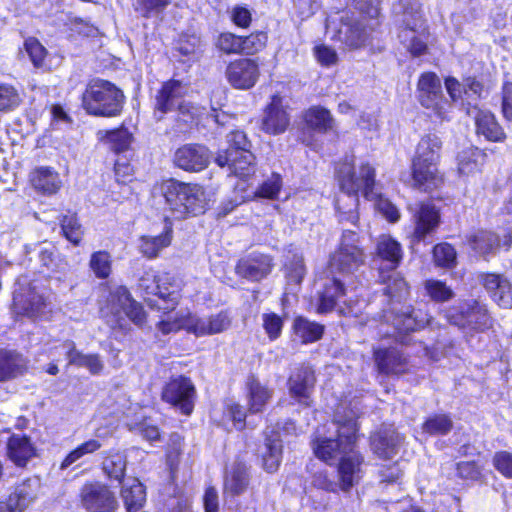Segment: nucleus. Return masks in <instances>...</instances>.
Returning a JSON list of instances; mask_svg holds the SVG:
<instances>
[{"mask_svg":"<svg viewBox=\"0 0 512 512\" xmlns=\"http://www.w3.org/2000/svg\"><path fill=\"white\" fill-rule=\"evenodd\" d=\"M267 42V35L263 32L253 33L241 37V54L251 55L263 49Z\"/></svg>","mask_w":512,"mask_h":512,"instance_id":"nucleus-63","label":"nucleus"},{"mask_svg":"<svg viewBox=\"0 0 512 512\" xmlns=\"http://www.w3.org/2000/svg\"><path fill=\"white\" fill-rule=\"evenodd\" d=\"M153 194L164 200L165 211L169 213V217L176 220L202 214L208 204L202 186L175 179H168L156 185Z\"/></svg>","mask_w":512,"mask_h":512,"instance_id":"nucleus-3","label":"nucleus"},{"mask_svg":"<svg viewBox=\"0 0 512 512\" xmlns=\"http://www.w3.org/2000/svg\"><path fill=\"white\" fill-rule=\"evenodd\" d=\"M209 150L198 144H187L178 148L174 154L175 165L189 172L205 169L210 162Z\"/></svg>","mask_w":512,"mask_h":512,"instance_id":"nucleus-15","label":"nucleus"},{"mask_svg":"<svg viewBox=\"0 0 512 512\" xmlns=\"http://www.w3.org/2000/svg\"><path fill=\"white\" fill-rule=\"evenodd\" d=\"M121 495L127 512L139 511L146 501L144 486L137 479L131 480L130 484H124Z\"/></svg>","mask_w":512,"mask_h":512,"instance_id":"nucleus-41","label":"nucleus"},{"mask_svg":"<svg viewBox=\"0 0 512 512\" xmlns=\"http://www.w3.org/2000/svg\"><path fill=\"white\" fill-rule=\"evenodd\" d=\"M412 213L414 230L412 242L424 241L425 238L436 231L440 224V210L431 202H421L409 208Z\"/></svg>","mask_w":512,"mask_h":512,"instance_id":"nucleus-13","label":"nucleus"},{"mask_svg":"<svg viewBox=\"0 0 512 512\" xmlns=\"http://www.w3.org/2000/svg\"><path fill=\"white\" fill-rule=\"evenodd\" d=\"M13 302L16 309L26 314L38 313L44 306V298L34 291L29 292L27 298L22 293L15 292Z\"/></svg>","mask_w":512,"mask_h":512,"instance_id":"nucleus-47","label":"nucleus"},{"mask_svg":"<svg viewBox=\"0 0 512 512\" xmlns=\"http://www.w3.org/2000/svg\"><path fill=\"white\" fill-rule=\"evenodd\" d=\"M133 301L128 289L124 286H118L113 291L110 292V296L108 298V304L110 306V310L114 314H118L121 311L125 312L126 308Z\"/></svg>","mask_w":512,"mask_h":512,"instance_id":"nucleus-56","label":"nucleus"},{"mask_svg":"<svg viewBox=\"0 0 512 512\" xmlns=\"http://www.w3.org/2000/svg\"><path fill=\"white\" fill-rule=\"evenodd\" d=\"M20 103V95L12 85L0 84V111L13 110Z\"/></svg>","mask_w":512,"mask_h":512,"instance_id":"nucleus-60","label":"nucleus"},{"mask_svg":"<svg viewBox=\"0 0 512 512\" xmlns=\"http://www.w3.org/2000/svg\"><path fill=\"white\" fill-rule=\"evenodd\" d=\"M433 258L437 266L450 268L456 264V251L448 243L438 244L433 249Z\"/></svg>","mask_w":512,"mask_h":512,"instance_id":"nucleus-59","label":"nucleus"},{"mask_svg":"<svg viewBox=\"0 0 512 512\" xmlns=\"http://www.w3.org/2000/svg\"><path fill=\"white\" fill-rule=\"evenodd\" d=\"M315 381L312 368L302 365L289 377L288 385L291 397L301 405L310 406Z\"/></svg>","mask_w":512,"mask_h":512,"instance_id":"nucleus-16","label":"nucleus"},{"mask_svg":"<svg viewBox=\"0 0 512 512\" xmlns=\"http://www.w3.org/2000/svg\"><path fill=\"white\" fill-rule=\"evenodd\" d=\"M24 45L33 65L37 68L44 67L47 55L45 47L36 38L26 39Z\"/></svg>","mask_w":512,"mask_h":512,"instance_id":"nucleus-64","label":"nucleus"},{"mask_svg":"<svg viewBox=\"0 0 512 512\" xmlns=\"http://www.w3.org/2000/svg\"><path fill=\"white\" fill-rule=\"evenodd\" d=\"M249 411L251 413L261 412L273 395V391L260 383L255 377L249 378L247 382Z\"/></svg>","mask_w":512,"mask_h":512,"instance_id":"nucleus-38","label":"nucleus"},{"mask_svg":"<svg viewBox=\"0 0 512 512\" xmlns=\"http://www.w3.org/2000/svg\"><path fill=\"white\" fill-rule=\"evenodd\" d=\"M80 498L88 512H114L118 507L114 493L107 485L97 481L85 483Z\"/></svg>","mask_w":512,"mask_h":512,"instance_id":"nucleus-12","label":"nucleus"},{"mask_svg":"<svg viewBox=\"0 0 512 512\" xmlns=\"http://www.w3.org/2000/svg\"><path fill=\"white\" fill-rule=\"evenodd\" d=\"M290 117L283 106V99L273 95L271 102L264 111L261 128L268 134H281L286 131Z\"/></svg>","mask_w":512,"mask_h":512,"instance_id":"nucleus-21","label":"nucleus"},{"mask_svg":"<svg viewBox=\"0 0 512 512\" xmlns=\"http://www.w3.org/2000/svg\"><path fill=\"white\" fill-rule=\"evenodd\" d=\"M381 279L386 286L383 288V296L386 298L389 308L383 310V320L380 331L385 336H392L397 341L405 343L403 334L416 331L425 326H432L433 319L426 313L415 311L410 306L401 305L402 300L409 294L405 280L393 272L385 277L381 273Z\"/></svg>","mask_w":512,"mask_h":512,"instance_id":"nucleus-1","label":"nucleus"},{"mask_svg":"<svg viewBox=\"0 0 512 512\" xmlns=\"http://www.w3.org/2000/svg\"><path fill=\"white\" fill-rule=\"evenodd\" d=\"M402 442L403 437L392 426H383L370 437L373 453L382 459L394 457Z\"/></svg>","mask_w":512,"mask_h":512,"instance_id":"nucleus-17","label":"nucleus"},{"mask_svg":"<svg viewBox=\"0 0 512 512\" xmlns=\"http://www.w3.org/2000/svg\"><path fill=\"white\" fill-rule=\"evenodd\" d=\"M347 295V289L344 287V283L333 278L326 283L323 292L319 297V304L317 307L318 313H328L334 309L336 304Z\"/></svg>","mask_w":512,"mask_h":512,"instance_id":"nucleus-35","label":"nucleus"},{"mask_svg":"<svg viewBox=\"0 0 512 512\" xmlns=\"http://www.w3.org/2000/svg\"><path fill=\"white\" fill-rule=\"evenodd\" d=\"M365 259L366 255L358 233L345 229L338 249L330 257V269L332 273L349 276L365 263Z\"/></svg>","mask_w":512,"mask_h":512,"instance_id":"nucleus-7","label":"nucleus"},{"mask_svg":"<svg viewBox=\"0 0 512 512\" xmlns=\"http://www.w3.org/2000/svg\"><path fill=\"white\" fill-rule=\"evenodd\" d=\"M139 289L146 295L158 296L161 301H168L171 308L178 305L179 291L173 286V277L169 273L156 274L152 269L147 270L140 277Z\"/></svg>","mask_w":512,"mask_h":512,"instance_id":"nucleus-10","label":"nucleus"},{"mask_svg":"<svg viewBox=\"0 0 512 512\" xmlns=\"http://www.w3.org/2000/svg\"><path fill=\"white\" fill-rule=\"evenodd\" d=\"M336 178L341 195L336 200L339 220L356 225L359 216V192L365 198H373L375 185V169L368 162H361L358 166L350 162L340 163L336 169Z\"/></svg>","mask_w":512,"mask_h":512,"instance_id":"nucleus-2","label":"nucleus"},{"mask_svg":"<svg viewBox=\"0 0 512 512\" xmlns=\"http://www.w3.org/2000/svg\"><path fill=\"white\" fill-rule=\"evenodd\" d=\"M255 157L251 151L225 150L219 152L215 162L220 167L227 166L231 173L238 177H246L254 173Z\"/></svg>","mask_w":512,"mask_h":512,"instance_id":"nucleus-18","label":"nucleus"},{"mask_svg":"<svg viewBox=\"0 0 512 512\" xmlns=\"http://www.w3.org/2000/svg\"><path fill=\"white\" fill-rule=\"evenodd\" d=\"M473 250L481 255L494 253L499 247V238L491 231L479 230L469 238Z\"/></svg>","mask_w":512,"mask_h":512,"instance_id":"nucleus-43","label":"nucleus"},{"mask_svg":"<svg viewBox=\"0 0 512 512\" xmlns=\"http://www.w3.org/2000/svg\"><path fill=\"white\" fill-rule=\"evenodd\" d=\"M231 326V318L225 311L207 317L193 316L188 322V332L197 337L219 334Z\"/></svg>","mask_w":512,"mask_h":512,"instance_id":"nucleus-20","label":"nucleus"},{"mask_svg":"<svg viewBox=\"0 0 512 512\" xmlns=\"http://www.w3.org/2000/svg\"><path fill=\"white\" fill-rule=\"evenodd\" d=\"M248 468L243 463H235L227 472L224 482V490L231 495L242 494L249 485Z\"/></svg>","mask_w":512,"mask_h":512,"instance_id":"nucleus-36","label":"nucleus"},{"mask_svg":"<svg viewBox=\"0 0 512 512\" xmlns=\"http://www.w3.org/2000/svg\"><path fill=\"white\" fill-rule=\"evenodd\" d=\"M162 302L164 303L163 306L155 301H149L148 305L152 308L156 307L160 310H164L163 317H165L167 320H170L171 322L175 321L177 324H180V329L185 328L188 331V322H190V318H192L193 315H191L189 311L186 310L175 311L176 306L171 308V305L167 300Z\"/></svg>","mask_w":512,"mask_h":512,"instance_id":"nucleus-52","label":"nucleus"},{"mask_svg":"<svg viewBox=\"0 0 512 512\" xmlns=\"http://www.w3.org/2000/svg\"><path fill=\"white\" fill-rule=\"evenodd\" d=\"M401 4L402 29L398 37L413 56L423 55L427 50V44L421 5L416 0H401Z\"/></svg>","mask_w":512,"mask_h":512,"instance_id":"nucleus-6","label":"nucleus"},{"mask_svg":"<svg viewBox=\"0 0 512 512\" xmlns=\"http://www.w3.org/2000/svg\"><path fill=\"white\" fill-rule=\"evenodd\" d=\"M38 480L28 479L18 485L7 502H0V512H23L35 499Z\"/></svg>","mask_w":512,"mask_h":512,"instance_id":"nucleus-24","label":"nucleus"},{"mask_svg":"<svg viewBox=\"0 0 512 512\" xmlns=\"http://www.w3.org/2000/svg\"><path fill=\"white\" fill-rule=\"evenodd\" d=\"M184 94L185 88L179 81L171 80L164 83L156 97V112L161 113L160 116H157V119L160 120L163 114L175 108L182 109V98Z\"/></svg>","mask_w":512,"mask_h":512,"instance_id":"nucleus-25","label":"nucleus"},{"mask_svg":"<svg viewBox=\"0 0 512 512\" xmlns=\"http://www.w3.org/2000/svg\"><path fill=\"white\" fill-rule=\"evenodd\" d=\"M272 258L266 254L253 252L241 259L236 266V273L248 280L258 281L272 270Z\"/></svg>","mask_w":512,"mask_h":512,"instance_id":"nucleus-22","label":"nucleus"},{"mask_svg":"<svg viewBox=\"0 0 512 512\" xmlns=\"http://www.w3.org/2000/svg\"><path fill=\"white\" fill-rule=\"evenodd\" d=\"M282 187V181L279 174L273 173L256 190L255 195L260 198L275 199Z\"/></svg>","mask_w":512,"mask_h":512,"instance_id":"nucleus-62","label":"nucleus"},{"mask_svg":"<svg viewBox=\"0 0 512 512\" xmlns=\"http://www.w3.org/2000/svg\"><path fill=\"white\" fill-rule=\"evenodd\" d=\"M468 317V329L478 330L489 325L490 317L484 304L471 299V307Z\"/></svg>","mask_w":512,"mask_h":512,"instance_id":"nucleus-53","label":"nucleus"},{"mask_svg":"<svg viewBox=\"0 0 512 512\" xmlns=\"http://www.w3.org/2000/svg\"><path fill=\"white\" fill-rule=\"evenodd\" d=\"M370 30L366 17L344 13L334 27V37L348 49H359L368 43Z\"/></svg>","mask_w":512,"mask_h":512,"instance_id":"nucleus-9","label":"nucleus"},{"mask_svg":"<svg viewBox=\"0 0 512 512\" xmlns=\"http://www.w3.org/2000/svg\"><path fill=\"white\" fill-rule=\"evenodd\" d=\"M293 331L295 337L298 338L301 343L308 344L321 339L324 333V326L299 316L294 320Z\"/></svg>","mask_w":512,"mask_h":512,"instance_id":"nucleus-40","label":"nucleus"},{"mask_svg":"<svg viewBox=\"0 0 512 512\" xmlns=\"http://www.w3.org/2000/svg\"><path fill=\"white\" fill-rule=\"evenodd\" d=\"M172 229L165 227L164 231L156 236L145 235L140 238V252L147 258H156L159 253L171 244Z\"/></svg>","mask_w":512,"mask_h":512,"instance_id":"nucleus-37","label":"nucleus"},{"mask_svg":"<svg viewBox=\"0 0 512 512\" xmlns=\"http://www.w3.org/2000/svg\"><path fill=\"white\" fill-rule=\"evenodd\" d=\"M339 459L338 474L341 489L348 491L362 477L364 458L355 450V447H351V449L348 450L347 453H344Z\"/></svg>","mask_w":512,"mask_h":512,"instance_id":"nucleus-19","label":"nucleus"},{"mask_svg":"<svg viewBox=\"0 0 512 512\" xmlns=\"http://www.w3.org/2000/svg\"><path fill=\"white\" fill-rule=\"evenodd\" d=\"M89 266L97 278H108L112 271V259L110 254L106 251L92 253Z\"/></svg>","mask_w":512,"mask_h":512,"instance_id":"nucleus-50","label":"nucleus"},{"mask_svg":"<svg viewBox=\"0 0 512 512\" xmlns=\"http://www.w3.org/2000/svg\"><path fill=\"white\" fill-rule=\"evenodd\" d=\"M196 391L192 381L184 376L172 378L162 390V399L189 415L194 408Z\"/></svg>","mask_w":512,"mask_h":512,"instance_id":"nucleus-11","label":"nucleus"},{"mask_svg":"<svg viewBox=\"0 0 512 512\" xmlns=\"http://www.w3.org/2000/svg\"><path fill=\"white\" fill-rule=\"evenodd\" d=\"M42 267L50 272H59L65 269L66 263L60 258L52 245L41 246L38 252Z\"/></svg>","mask_w":512,"mask_h":512,"instance_id":"nucleus-49","label":"nucleus"},{"mask_svg":"<svg viewBox=\"0 0 512 512\" xmlns=\"http://www.w3.org/2000/svg\"><path fill=\"white\" fill-rule=\"evenodd\" d=\"M476 110L474 116L476 132L482 135L486 140L492 142H502L506 138V134L502 127L498 124L495 116L486 110Z\"/></svg>","mask_w":512,"mask_h":512,"instance_id":"nucleus-29","label":"nucleus"},{"mask_svg":"<svg viewBox=\"0 0 512 512\" xmlns=\"http://www.w3.org/2000/svg\"><path fill=\"white\" fill-rule=\"evenodd\" d=\"M7 456L18 467H25L36 450L26 435L13 434L7 438Z\"/></svg>","mask_w":512,"mask_h":512,"instance_id":"nucleus-27","label":"nucleus"},{"mask_svg":"<svg viewBox=\"0 0 512 512\" xmlns=\"http://www.w3.org/2000/svg\"><path fill=\"white\" fill-rule=\"evenodd\" d=\"M453 428V421L447 414H434L422 425L423 432L430 435H446Z\"/></svg>","mask_w":512,"mask_h":512,"instance_id":"nucleus-48","label":"nucleus"},{"mask_svg":"<svg viewBox=\"0 0 512 512\" xmlns=\"http://www.w3.org/2000/svg\"><path fill=\"white\" fill-rule=\"evenodd\" d=\"M425 295L436 303H444L452 300L455 297V292L452 287L448 286L446 282L430 278L423 282Z\"/></svg>","mask_w":512,"mask_h":512,"instance_id":"nucleus-42","label":"nucleus"},{"mask_svg":"<svg viewBox=\"0 0 512 512\" xmlns=\"http://www.w3.org/2000/svg\"><path fill=\"white\" fill-rule=\"evenodd\" d=\"M126 469V456L120 452L109 454L103 461V470L110 477L121 480Z\"/></svg>","mask_w":512,"mask_h":512,"instance_id":"nucleus-54","label":"nucleus"},{"mask_svg":"<svg viewBox=\"0 0 512 512\" xmlns=\"http://www.w3.org/2000/svg\"><path fill=\"white\" fill-rule=\"evenodd\" d=\"M30 180L37 191L47 195L55 194L62 184L59 174L49 167L35 169L30 175Z\"/></svg>","mask_w":512,"mask_h":512,"instance_id":"nucleus-33","label":"nucleus"},{"mask_svg":"<svg viewBox=\"0 0 512 512\" xmlns=\"http://www.w3.org/2000/svg\"><path fill=\"white\" fill-rule=\"evenodd\" d=\"M374 201L375 209L382 214L389 222L395 223L400 219V212L398 208L387 198L374 191L373 198H367Z\"/></svg>","mask_w":512,"mask_h":512,"instance_id":"nucleus-57","label":"nucleus"},{"mask_svg":"<svg viewBox=\"0 0 512 512\" xmlns=\"http://www.w3.org/2000/svg\"><path fill=\"white\" fill-rule=\"evenodd\" d=\"M332 425L335 428L334 435L318 438L313 443L315 455L326 462L340 458L351 447H355L358 431L357 412L339 407Z\"/></svg>","mask_w":512,"mask_h":512,"instance_id":"nucleus-4","label":"nucleus"},{"mask_svg":"<svg viewBox=\"0 0 512 512\" xmlns=\"http://www.w3.org/2000/svg\"><path fill=\"white\" fill-rule=\"evenodd\" d=\"M438 163H426L412 160V180L417 189L429 192L437 189L443 183V174Z\"/></svg>","mask_w":512,"mask_h":512,"instance_id":"nucleus-23","label":"nucleus"},{"mask_svg":"<svg viewBox=\"0 0 512 512\" xmlns=\"http://www.w3.org/2000/svg\"><path fill=\"white\" fill-rule=\"evenodd\" d=\"M225 76L235 89L248 90L258 81L259 65L254 59L239 58L227 65Z\"/></svg>","mask_w":512,"mask_h":512,"instance_id":"nucleus-14","label":"nucleus"},{"mask_svg":"<svg viewBox=\"0 0 512 512\" xmlns=\"http://www.w3.org/2000/svg\"><path fill=\"white\" fill-rule=\"evenodd\" d=\"M170 4V0H136L134 8L143 17L160 15Z\"/></svg>","mask_w":512,"mask_h":512,"instance_id":"nucleus-58","label":"nucleus"},{"mask_svg":"<svg viewBox=\"0 0 512 512\" xmlns=\"http://www.w3.org/2000/svg\"><path fill=\"white\" fill-rule=\"evenodd\" d=\"M417 99L420 105L430 111L441 122L449 120L451 102L443 93L440 78L434 72L422 73L417 83Z\"/></svg>","mask_w":512,"mask_h":512,"instance_id":"nucleus-8","label":"nucleus"},{"mask_svg":"<svg viewBox=\"0 0 512 512\" xmlns=\"http://www.w3.org/2000/svg\"><path fill=\"white\" fill-rule=\"evenodd\" d=\"M216 47L226 54H241V36L230 32L221 33L216 40Z\"/></svg>","mask_w":512,"mask_h":512,"instance_id":"nucleus-61","label":"nucleus"},{"mask_svg":"<svg viewBox=\"0 0 512 512\" xmlns=\"http://www.w3.org/2000/svg\"><path fill=\"white\" fill-rule=\"evenodd\" d=\"M63 235L74 245H78L82 239L83 230L75 214L63 216L61 220Z\"/></svg>","mask_w":512,"mask_h":512,"instance_id":"nucleus-55","label":"nucleus"},{"mask_svg":"<svg viewBox=\"0 0 512 512\" xmlns=\"http://www.w3.org/2000/svg\"><path fill=\"white\" fill-rule=\"evenodd\" d=\"M483 158L484 154L476 147H469L461 151L457 156L459 172L468 175L477 171Z\"/></svg>","mask_w":512,"mask_h":512,"instance_id":"nucleus-45","label":"nucleus"},{"mask_svg":"<svg viewBox=\"0 0 512 512\" xmlns=\"http://www.w3.org/2000/svg\"><path fill=\"white\" fill-rule=\"evenodd\" d=\"M102 447V443L97 439H89L72 450L62 461L60 468L66 469L82 457L93 454Z\"/></svg>","mask_w":512,"mask_h":512,"instance_id":"nucleus-51","label":"nucleus"},{"mask_svg":"<svg viewBox=\"0 0 512 512\" xmlns=\"http://www.w3.org/2000/svg\"><path fill=\"white\" fill-rule=\"evenodd\" d=\"M441 149V138L435 133H427L418 142L412 160L439 164Z\"/></svg>","mask_w":512,"mask_h":512,"instance_id":"nucleus-32","label":"nucleus"},{"mask_svg":"<svg viewBox=\"0 0 512 512\" xmlns=\"http://www.w3.org/2000/svg\"><path fill=\"white\" fill-rule=\"evenodd\" d=\"M374 359L378 370L384 374H400L406 371L407 360L396 348L374 349Z\"/></svg>","mask_w":512,"mask_h":512,"instance_id":"nucleus-28","label":"nucleus"},{"mask_svg":"<svg viewBox=\"0 0 512 512\" xmlns=\"http://www.w3.org/2000/svg\"><path fill=\"white\" fill-rule=\"evenodd\" d=\"M483 285L491 298L502 308L512 307V286L509 280L500 274H486Z\"/></svg>","mask_w":512,"mask_h":512,"instance_id":"nucleus-26","label":"nucleus"},{"mask_svg":"<svg viewBox=\"0 0 512 512\" xmlns=\"http://www.w3.org/2000/svg\"><path fill=\"white\" fill-rule=\"evenodd\" d=\"M471 307V300H463L446 308L443 313L446 320L460 329L468 328V317Z\"/></svg>","mask_w":512,"mask_h":512,"instance_id":"nucleus-46","label":"nucleus"},{"mask_svg":"<svg viewBox=\"0 0 512 512\" xmlns=\"http://www.w3.org/2000/svg\"><path fill=\"white\" fill-rule=\"evenodd\" d=\"M305 121L309 128L319 132H326L332 129L334 123L330 111L318 106L306 111Z\"/></svg>","mask_w":512,"mask_h":512,"instance_id":"nucleus-44","label":"nucleus"},{"mask_svg":"<svg viewBox=\"0 0 512 512\" xmlns=\"http://www.w3.org/2000/svg\"><path fill=\"white\" fill-rule=\"evenodd\" d=\"M124 94L113 83L96 79L91 81L82 95L86 112L98 117L118 116L124 104Z\"/></svg>","mask_w":512,"mask_h":512,"instance_id":"nucleus-5","label":"nucleus"},{"mask_svg":"<svg viewBox=\"0 0 512 512\" xmlns=\"http://www.w3.org/2000/svg\"><path fill=\"white\" fill-rule=\"evenodd\" d=\"M376 253L379 258L388 263L387 267L392 270L398 266L402 258L401 245L389 235L379 237Z\"/></svg>","mask_w":512,"mask_h":512,"instance_id":"nucleus-39","label":"nucleus"},{"mask_svg":"<svg viewBox=\"0 0 512 512\" xmlns=\"http://www.w3.org/2000/svg\"><path fill=\"white\" fill-rule=\"evenodd\" d=\"M282 441L277 432L268 435L266 432L262 451L263 467L268 473L276 472L282 460Z\"/></svg>","mask_w":512,"mask_h":512,"instance_id":"nucleus-34","label":"nucleus"},{"mask_svg":"<svg viewBox=\"0 0 512 512\" xmlns=\"http://www.w3.org/2000/svg\"><path fill=\"white\" fill-rule=\"evenodd\" d=\"M64 346L67 348L66 357L68 359V365L86 368L94 375L102 372L104 364L98 354L82 353L76 349L73 341L65 342Z\"/></svg>","mask_w":512,"mask_h":512,"instance_id":"nucleus-30","label":"nucleus"},{"mask_svg":"<svg viewBox=\"0 0 512 512\" xmlns=\"http://www.w3.org/2000/svg\"><path fill=\"white\" fill-rule=\"evenodd\" d=\"M27 368L25 358L16 351L0 349V382L22 374Z\"/></svg>","mask_w":512,"mask_h":512,"instance_id":"nucleus-31","label":"nucleus"}]
</instances>
